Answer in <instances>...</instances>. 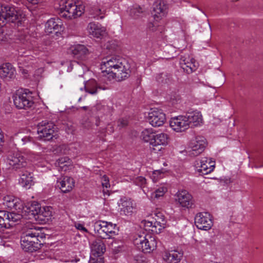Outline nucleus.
Returning <instances> with one entry per match:
<instances>
[{
    "mask_svg": "<svg viewBox=\"0 0 263 263\" xmlns=\"http://www.w3.org/2000/svg\"><path fill=\"white\" fill-rule=\"evenodd\" d=\"M83 6L77 5L72 1L68 0L64 6L61 8V15L68 19H72L80 16L84 12Z\"/></svg>",
    "mask_w": 263,
    "mask_h": 263,
    "instance_id": "423d86ee",
    "label": "nucleus"
},
{
    "mask_svg": "<svg viewBox=\"0 0 263 263\" xmlns=\"http://www.w3.org/2000/svg\"><path fill=\"white\" fill-rule=\"evenodd\" d=\"M9 229L10 228L2 229L4 231H5V232H4V234L5 235L4 236V237H5V238H10L11 236H13L14 233H13L12 231H9Z\"/></svg>",
    "mask_w": 263,
    "mask_h": 263,
    "instance_id": "de8ad7c7",
    "label": "nucleus"
},
{
    "mask_svg": "<svg viewBox=\"0 0 263 263\" xmlns=\"http://www.w3.org/2000/svg\"><path fill=\"white\" fill-rule=\"evenodd\" d=\"M99 116H98V118H97V120H96V125H97V126H98V125H99V121H100V120H99Z\"/></svg>",
    "mask_w": 263,
    "mask_h": 263,
    "instance_id": "052dcab7",
    "label": "nucleus"
},
{
    "mask_svg": "<svg viewBox=\"0 0 263 263\" xmlns=\"http://www.w3.org/2000/svg\"><path fill=\"white\" fill-rule=\"evenodd\" d=\"M143 9L139 6H134L129 10V15L132 18L137 19L141 16L143 13Z\"/></svg>",
    "mask_w": 263,
    "mask_h": 263,
    "instance_id": "c9c22d12",
    "label": "nucleus"
},
{
    "mask_svg": "<svg viewBox=\"0 0 263 263\" xmlns=\"http://www.w3.org/2000/svg\"><path fill=\"white\" fill-rule=\"evenodd\" d=\"M180 64L183 70L188 73H192L196 69L195 65V60L193 58L181 57L180 60Z\"/></svg>",
    "mask_w": 263,
    "mask_h": 263,
    "instance_id": "a878e982",
    "label": "nucleus"
},
{
    "mask_svg": "<svg viewBox=\"0 0 263 263\" xmlns=\"http://www.w3.org/2000/svg\"><path fill=\"white\" fill-rule=\"evenodd\" d=\"M91 250L93 255L101 256L106 250L104 242L101 239L95 240L91 244Z\"/></svg>",
    "mask_w": 263,
    "mask_h": 263,
    "instance_id": "bb28decb",
    "label": "nucleus"
},
{
    "mask_svg": "<svg viewBox=\"0 0 263 263\" xmlns=\"http://www.w3.org/2000/svg\"><path fill=\"white\" fill-rule=\"evenodd\" d=\"M177 197L176 200L178 201L182 207L187 209L195 207L193 197L186 191H179L177 193Z\"/></svg>",
    "mask_w": 263,
    "mask_h": 263,
    "instance_id": "dca6fc26",
    "label": "nucleus"
},
{
    "mask_svg": "<svg viewBox=\"0 0 263 263\" xmlns=\"http://www.w3.org/2000/svg\"><path fill=\"white\" fill-rule=\"evenodd\" d=\"M186 119L184 116L172 117L170 121V126L177 132H183L189 128Z\"/></svg>",
    "mask_w": 263,
    "mask_h": 263,
    "instance_id": "2eb2a0df",
    "label": "nucleus"
},
{
    "mask_svg": "<svg viewBox=\"0 0 263 263\" xmlns=\"http://www.w3.org/2000/svg\"><path fill=\"white\" fill-rule=\"evenodd\" d=\"M76 228L78 230H82L84 232H87V229L82 224L78 223L77 225H76Z\"/></svg>",
    "mask_w": 263,
    "mask_h": 263,
    "instance_id": "603ef678",
    "label": "nucleus"
},
{
    "mask_svg": "<svg viewBox=\"0 0 263 263\" xmlns=\"http://www.w3.org/2000/svg\"><path fill=\"white\" fill-rule=\"evenodd\" d=\"M66 163L71 165V160L67 157H64L58 159L55 162V165L59 168Z\"/></svg>",
    "mask_w": 263,
    "mask_h": 263,
    "instance_id": "37998d69",
    "label": "nucleus"
},
{
    "mask_svg": "<svg viewBox=\"0 0 263 263\" xmlns=\"http://www.w3.org/2000/svg\"><path fill=\"white\" fill-rule=\"evenodd\" d=\"M208 160V158L204 157L200 160H197L195 162L197 171L201 175H206L211 173L215 168V162Z\"/></svg>",
    "mask_w": 263,
    "mask_h": 263,
    "instance_id": "f8f14e48",
    "label": "nucleus"
},
{
    "mask_svg": "<svg viewBox=\"0 0 263 263\" xmlns=\"http://www.w3.org/2000/svg\"><path fill=\"white\" fill-rule=\"evenodd\" d=\"M148 237V238L144 235H136L133 240L137 248L145 253L151 252L156 247V242L154 238L150 236Z\"/></svg>",
    "mask_w": 263,
    "mask_h": 263,
    "instance_id": "20e7f679",
    "label": "nucleus"
},
{
    "mask_svg": "<svg viewBox=\"0 0 263 263\" xmlns=\"http://www.w3.org/2000/svg\"><path fill=\"white\" fill-rule=\"evenodd\" d=\"M14 139L19 144L24 145L28 142H31L32 138L29 136H23L21 134H17L15 135Z\"/></svg>",
    "mask_w": 263,
    "mask_h": 263,
    "instance_id": "a19ab883",
    "label": "nucleus"
},
{
    "mask_svg": "<svg viewBox=\"0 0 263 263\" xmlns=\"http://www.w3.org/2000/svg\"><path fill=\"white\" fill-rule=\"evenodd\" d=\"M58 186L63 193H68L71 191L74 186V181L73 178L65 176L61 181L57 182Z\"/></svg>",
    "mask_w": 263,
    "mask_h": 263,
    "instance_id": "5701e85b",
    "label": "nucleus"
},
{
    "mask_svg": "<svg viewBox=\"0 0 263 263\" xmlns=\"http://www.w3.org/2000/svg\"><path fill=\"white\" fill-rule=\"evenodd\" d=\"M32 92L27 89H20L13 95L12 98L15 106L18 109H28L31 108L34 102Z\"/></svg>",
    "mask_w": 263,
    "mask_h": 263,
    "instance_id": "7ed1b4c3",
    "label": "nucleus"
},
{
    "mask_svg": "<svg viewBox=\"0 0 263 263\" xmlns=\"http://www.w3.org/2000/svg\"><path fill=\"white\" fill-rule=\"evenodd\" d=\"M84 89L86 92L91 95H95L98 92V89H105L104 87L100 86L96 80L91 79L85 82Z\"/></svg>",
    "mask_w": 263,
    "mask_h": 263,
    "instance_id": "c85d7f7f",
    "label": "nucleus"
},
{
    "mask_svg": "<svg viewBox=\"0 0 263 263\" xmlns=\"http://www.w3.org/2000/svg\"><path fill=\"white\" fill-rule=\"evenodd\" d=\"M143 222L144 223V226L145 228L146 229H149L151 228V229H153V221H143Z\"/></svg>",
    "mask_w": 263,
    "mask_h": 263,
    "instance_id": "09e8293b",
    "label": "nucleus"
},
{
    "mask_svg": "<svg viewBox=\"0 0 263 263\" xmlns=\"http://www.w3.org/2000/svg\"><path fill=\"white\" fill-rule=\"evenodd\" d=\"M147 119L153 126L159 127L165 123L166 117L162 110L155 109L149 112Z\"/></svg>",
    "mask_w": 263,
    "mask_h": 263,
    "instance_id": "4468645a",
    "label": "nucleus"
},
{
    "mask_svg": "<svg viewBox=\"0 0 263 263\" xmlns=\"http://www.w3.org/2000/svg\"><path fill=\"white\" fill-rule=\"evenodd\" d=\"M90 110L92 113L97 112L98 116L102 117L103 115L111 114L112 111V108L108 105L99 103L92 108Z\"/></svg>",
    "mask_w": 263,
    "mask_h": 263,
    "instance_id": "c756f323",
    "label": "nucleus"
},
{
    "mask_svg": "<svg viewBox=\"0 0 263 263\" xmlns=\"http://www.w3.org/2000/svg\"><path fill=\"white\" fill-rule=\"evenodd\" d=\"M81 108H82V109H83L84 110H88L89 109V107L86 106H83V107H81Z\"/></svg>",
    "mask_w": 263,
    "mask_h": 263,
    "instance_id": "bf43d9fd",
    "label": "nucleus"
},
{
    "mask_svg": "<svg viewBox=\"0 0 263 263\" xmlns=\"http://www.w3.org/2000/svg\"><path fill=\"white\" fill-rule=\"evenodd\" d=\"M81 100H82V97H80V98L79 99L78 101H79V102H81Z\"/></svg>",
    "mask_w": 263,
    "mask_h": 263,
    "instance_id": "680f3d73",
    "label": "nucleus"
},
{
    "mask_svg": "<svg viewBox=\"0 0 263 263\" xmlns=\"http://www.w3.org/2000/svg\"><path fill=\"white\" fill-rule=\"evenodd\" d=\"M154 220L156 221H159L161 220H165L164 216L160 213L155 214V217L153 218Z\"/></svg>",
    "mask_w": 263,
    "mask_h": 263,
    "instance_id": "8fccbe9b",
    "label": "nucleus"
},
{
    "mask_svg": "<svg viewBox=\"0 0 263 263\" xmlns=\"http://www.w3.org/2000/svg\"><path fill=\"white\" fill-rule=\"evenodd\" d=\"M119 66L115 69V70H114L112 74L117 81H121L130 76L131 73L130 66L124 59H121V63H119Z\"/></svg>",
    "mask_w": 263,
    "mask_h": 263,
    "instance_id": "9d476101",
    "label": "nucleus"
},
{
    "mask_svg": "<svg viewBox=\"0 0 263 263\" xmlns=\"http://www.w3.org/2000/svg\"><path fill=\"white\" fill-rule=\"evenodd\" d=\"M57 127L51 122L43 121L37 125V133L40 139L49 141L55 137L57 138Z\"/></svg>",
    "mask_w": 263,
    "mask_h": 263,
    "instance_id": "0eeeda50",
    "label": "nucleus"
},
{
    "mask_svg": "<svg viewBox=\"0 0 263 263\" xmlns=\"http://www.w3.org/2000/svg\"><path fill=\"white\" fill-rule=\"evenodd\" d=\"M155 134L152 128H145L142 132L141 137L145 142H149L151 145Z\"/></svg>",
    "mask_w": 263,
    "mask_h": 263,
    "instance_id": "72a5a7b5",
    "label": "nucleus"
},
{
    "mask_svg": "<svg viewBox=\"0 0 263 263\" xmlns=\"http://www.w3.org/2000/svg\"><path fill=\"white\" fill-rule=\"evenodd\" d=\"M135 182L137 185L141 187H143L144 186V185L146 183V179L145 178L142 176H139L136 178Z\"/></svg>",
    "mask_w": 263,
    "mask_h": 263,
    "instance_id": "c03bdc74",
    "label": "nucleus"
},
{
    "mask_svg": "<svg viewBox=\"0 0 263 263\" xmlns=\"http://www.w3.org/2000/svg\"><path fill=\"white\" fill-rule=\"evenodd\" d=\"M71 165H68L67 164H65L64 165L61 166V167L59 168V171H66L69 170V167L71 166Z\"/></svg>",
    "mask_w": 263,
    "mask_h": 263,
    "instance_id": "3c124183",
    "label": "nucleus"
},
{
    "mask_svg": "<svg viewBox=\"0 0 263 263\" xmlns=\"http://www.w3.org/2000/svg\"><path fill=\"white\" fill-rule=\"evenodd\" d=\"M166 192L167 189L166 187L163 186L160 187L155 192L152 193V197L154 198H158L160 197H162Z\"/></svg>",
    "mask_w": 263,
    "mask_h": 263,
    "instance_id": "79ce46f5",
    "label": "nucleus"
},
{
    "mask_svg": "<svg viewBox=\"0 0 263 263\" xmlns=\"http://www.w3.org/2000/svg\"><path fill=\"white\" fill-rule=\"evenodd\" d=\"M51 209V207L49 206L43 207V208H41V211L40 213H39V215L35 217V219H39L44 221L48 220L52 215Z\"/></svg>",
    "mask_w": 263,
    "mask_h": 263,
    "instance_id": "473e14b6",
    "label": "nucleus"
},
{
    "mask_svg": "<svg viewBox=\"0 0 263 263\" xmlns=\"http://www.w3.org/2000/svg\"><path fill=\"white\" fill-rule=\"evenodd\" d=\"M148 28L150 30H151L153 31H154L156 30V27H155L154 24L152 23H149L148 24Z\"/></svg>",
    "mask_w": 263,
    "mask_h": 263,
    "instance_id": "864d4df0",
    "label": "nucleus"
},
{
    "mask_svg": "<svg viewBox=\"0 0 263 263\" xmlns=\"http://www.w3.org/2000/svg\"><path fill=\"white\" fill-rule=\"evenodd\" d=\"M134 207L130 200L122 201L120 214L122 216L131 215L133 212Z\"/></svg>",
    "mask_w": 263,
    "mask_h": 263,
    "instance_id": "2f4dec72",
    "label": "nucleus"
},
{
    "mask_svg": "<svg viewBox=\"0 0 263 263\" xmlns=\"http://www.w3.org/2000/svg\"><path fill=\"white\" fill-rule=\"evenodd\" d=\"M103 60L101 65V69L103 73L106 72L107 74H112L115 70V69L119 66V63H121V60L113 57L109 59L107 58Z\"/></svg>",
    "mask_w": 263,
    "mask_h": 263,
    "instance_id": "f3484780",
    "label": "nucleus"
},
{
    "mask_svg": "<svg viewBox=\"0 0 263 263\" xmlns=\"http://www.w3.org/2000/svg\"><path fill=\"white\" fill-rule=\"evenodd\" d=\"M0 135H2L1 134V129H0Z\"/></svg>",
    "mask_w": 263,
    "mask_h": 263,
    "instance_id": "0e129e2a",
    "label": "nucleus"
},
{
    "mask_svg": "<svg viewBox=\"0 0 263 263\" xmlns=\"http://www.w3.org/2000/svg\"><path fill=\"white\" fill-rule=\"evenodd\" d=\"M103 194H104V198H105L106 197V196H109L110 194H109V191L106 190H105L104 189L103 190Z\"/></svg>",
    "mask_w": 263,
    "mask_h": 263,
    "instance_id": "5fc2aeb1",
    "label": "nucleus"
},
{
    "mask_svg": "<svg viewBox=\"0 0 263 263\" xmlns=\"http://www.w3.org/2000/svg\"><path fill=\"white\" fill-rule=\"evenodd\" d=\"M15 76V70L12 65L5 63L0 66V77L3 79L8 81L13 79Z\"/></svg>",
    "mask_w": 263,
    "mask_h": 263,
    "instance_id": "6ab92c4d",
    "label": "nucleus"
},
{
    "mask_svg": "<svg viewBox=\"0 0 263 263\" xmlns=\"http://www.w3.org/2000/svg\"><path fill=\"white\" fill-rule=\"evenodd\" d=\"M61 23V20L59 18H50L46 23V32L48 33H58L62 28Z\"/></svg>",
    "mask_w": 263,
    "mask_h": 263,
    "instance_id": "412c9836",
    "label": "nucleus"
},
{
    "mask_svg": "<svg viewBox=\"0 0 263 263\" xmlns=\"http://www.w3.org/2000/svg\"><path fill=\"white\" fill-rule=\"evenodd\" d=\"M156 80L159 84H167L171 81V75L167 72H161L156 76Z\"/></svg>",
    "mask_w": 263,
    "mask_h": 263,
    "instance_id": "4c0bfd02",
    "label": "nucleus"
},
{
    "mask_svg": "<svg viewBox=\"0 0 263 263\" xmlns=\"http://www.w3.org/2000/svg\"><path fill=\"white\" fill-rule=\"evenodd\" d=\"M156 172L159 173V171H155V172H154V174H156Z\"/></svg>",
    "mask_w": 263,
    "mask_h": 263,
    "instance_id": "e2e57ef3",
    "label": "nucleus"
},
{
    "mask_svg": "<svg viewBox=\"0 0 263 263\" xmlns=\"http://www.w3.org/2000/svg\"><path fill=\"white\" fill-rule=\"evenodd\" d=\"M29 2L31 3V4L35 5L39 3L40 0H27Z\"/></svg>",
    "mask_w": 263,
    "mask_h": 263,
    "instance_id": "4d7b16f0",
    "label": "nucleus"
},
{
    "mask_svg": "<svg viewBox=\"0 0 263 263\" xmlns=\"http://www.w3.org/2000/svg\"><path fill=\"white\" fill-rule=\"evenodd\" d=\"M46 235L41 230L30 228L23 232L21 237V245L22 249L26 252H33L39 250L43 245V240Z\"/></svg>",
    "mask_w": 263,
    "mask_h": 263,
    "instance_id": "f03ea898",
    "label": "nucleus"
},
{
    "mask_svg": "<svg viewBox=\"0 0 263 263\" xmlns=\"http://www.w3.org/2000/svg\"><path fill=\"white\" fill-rule=\"evenodd\" d=\"M6 215L8 216L7 218L9 220L10 228L15 225V223L18 222L22 218V215L21 214L15 213L14 212H7Z\"/></svg>",
    "mask_w": 263,
    "mask_h": 263,
    "instance_id": "f704fd0d",
    "label": "nucleus"
},
{
    "mask_svg": "<svg viewBox=\"0 0 263 263\" xmlns=\"http://www.w3.org/2000/svg\"><path fill=\"white\" fill-rule=\"evenodd\" d=\"M87 29L90 35L97 38L101 37L106 33L104 27L94 23H90L87 26Z\"/></svg>",
    "mask_w": 263,
    "mask_h": 263,
    "instance_id": "393cba45",
    "label": "nucleus"
},
{
    "mask_svg": "<svg viewBox=\"0 0 263 263\" xmlns=\"http://www.w3.org/2000/svg\"><path fill=\"white\" fill-rule=\"evenodd\" d=\"M3 204L10 209H14L15 210H17V209H21V208L18 206L20 205L18 199L15 198L13 196H5L3 198Z\"/></svg>",
    "mask_w": 263,
    "mask_h": 263,
    "instance_id": "7c9ffc66",
    "label": "nucleus"
},
{
    "mask_svg": "<svg viewBox=\"0 0 263 263\" xmlns=\"http://www.w3.org/2000/svg\"><path fill=\"white\" fill-rule=\"evenodd\" d=\"M3 135H0V152H1L2 151V145H1V143H2L3 142Z\"/></svg>",
    "mask_w": 263,
    "mask_h": 263,
    "instance_id": "13d9d810",
    "label": "nucleus"
},
{
    "mask_svg": "<svg viewBox=\"0 0 263 263\" xmlns=\"http://www.w3.org/2000/svg\"><path fill=\"white\" fill-rule=\"evenodd\" d=\"M166 221L165 220H161L159 221H156L153 220V229H149V231H151L154 233H160L161 230L164 228Z\"/></svg>",
    "mask_w": 263,
    "mask_h": 263,
    "instance_id": "58836bf2",
    "label": "nucleus"
},
{
    "mask_svg": "<svg viewBox=\"0 0 263 263\" xmlns=\"http://www.w3.org/2000/svg\"><path fill=\"white\" fill-rule=\"evenodd\" d=\"M102 185L103 187H105L108 188L110 187V184L109 182V179L106 176H103L102 178Z\"/></svg>",
    "mask_w": 263,
    "mask_h": 263,
    "instance_id": "49530a36",
    "label": "nucleus"
},
{
    "mask_svg": "<svg viewBox=\"0 0 263 263\" xmlns=\"http://www.w3.org/2000/svg\"><path fill=\"white\" fill-rule=\"evenodd\" d=\"M105 11V10L104 9H102L101 8L94 6L90 9V14L93 17L100 16V18L102 19L104 18V16L101 15L104 14Z\"/></svg>",
    "mask_w": 263,
    "mask_h": 263,
    "instance_id": "ea45409f",
    "label": "nucleus"
},
{
    "mask_svg": "<svg viewBox=\"0 0 263 263\" xmlns=\"http://www.w3.org/2000/svg\"><path fill=\"white\" fill-rule=\"evenodd\" d=\"M183 253L177 250L165 252L163 254V259L167 263H178L182 257Z\"/></svg>",
    "mask_w": 263,
    "mask_h": 263,
    "instance_id": "4be33fe9",
    "label": "nucleus"
},
{
    "mask_svg": "<svg viewBox=\"0 0 263 263\" xmlns=\"http://www.w3.org/2000/svg\"><path fill=\"white\" fill-rule=\"evenodd\" d=\"M207 142L205 138L202 136H197L193 139L190 143V155L193 156H197L202 153L206 146Z\"/></svg>",
    "mask_w": 263,
    "mask_h": 263,
    "instance_id": "9b49d317",
    "label": "nucleus"
},
{
    "mask_svg": "<svg viewBox=\"0 0 263 263\" xmlns=\"http://www.w3.org/2000/svg\"><path fill=\"white\" fill-rule=\"evenodd\" d=\"M7 159L8 163L13 170L21 172L20 184L23 187L29 189L33 184V176L31 173L25 170L28 165L26 158L18 152H9Z\"/></svg>",
    "mask_w": 263,
    "mask_h": 263,
    "instance_id": "f257e3e1",
    "label": "nucleus"
},
{
    "mask_svg": "<svg viewBox=\"0 0 263 263\" xmlns=\"http://www.w3.org/2000/svg\"><path fill=\"white\" fill-rule=\"evenodd\" d=\"M186 121L188 123L189 127H193L199 125L202 119L201 114L199 112H192L188 113L185 116Z\"/></svg>",
    "mask_w": 263,
    "mask_h": 263,
    "instance_id": "b1692460",
    "label": "nucleus"
},
{
    "mask_svg": "<svg viewBox=\"0 0 263 263\" xmlns=\"http://www.w3.org/2000/svg\"><path fill=\"white\" fill-rule=\"evenodd\" d=\"M167 6L162 1H158L153 4V9L152 12L154 20L156 21L160 20L166 13Z\"/></svg>",
    "mask_w": 263,
    "mask_h": 263,
    "instance_id": "a211bd4d",
    "label": "nucleus"
},
{
    "mask_svg": "<svg viewBox=\"0 0 263 263\" xmlns=\"http://www.w3.org/2000/svg\"><path fill=\"white\" fill-rule=\"evenodd\" d=\"M18 18L17 10L13 5L0 6V27L5 26L8 22L14 23Z\"/></svg>",
    "mask_w": 263,
    "mask_h": 263,
    "instance_id": "6e6552de",
    "label": "nucleus"
},
{
    "mask_svg": "<svg viewBox=\"0 0 263 263\" xmlns=\"http://www.w3.org/2000/svg\"><path fill=\"white\" fill-rule=\"evenodd\" d=\"M7 211H0V230L3 229L10 228L7 216Z\"/></svg>",
    "mask_w": 263,
    "mask_h": 263,
    "instance_id": "e433bc0d",
    "label": "nucleus"
},
{
    "mask_svg": "<svg viewBox=\"0 0 263 263\" xmlns=\"http://www.w3.org/2000/svg\"><path fill=\"white\" fill-rule=\"evenodd\" d=\"M92 263H104V261L102 258H99Z\"/></svg>",
    "mask_w": 263,
    "mask_h": 263,
    "instance_id": "6e6d98bb",
    "label": "nucleus"
},
{
    "mask_svg": "<svg viewBox=\"0 0 263 263\" xmlns=\"http://www.w3.org/2000/svg\"><path fill=\"white\" fill-rule=\"evenodd\" d=\"M72 53L76 58L83 61L86 59L89 52V50L84 45L79 44L73 47Z\"/></svg>",
    "mask_w": 263,
    "mask_h": 263,
    "instance_id": "cd10ccee",
    "label": "nucleus"
},
{
    "mask_svg": "<svg viewBox=\"0 0 263 263\" xmlns=\"http://www.w3.org/2000/svg\"><path fill=\"white\" fill-rule=\"evenodd\" d=\"M168 136L165 133L155 134L150 145L151 149L157 153L168 144Z\"/></svg>",
    "mask_w": 263,
    "mask_h": 263,
    "instance_id": "ddd939ff",
    "label": "nucleus"
},
{
    "mask_svg": "<svg viewBox=\"0 0 263 263\" xmlns=\"http://www.w3.org/2000/svg\"><path fill=\"white\" fill-rule=\"evenodd\" d=\"M41 211L40 205L36 202H33L31 204L28 203L25 207L23 208V212L29 216V219L34 218L35 219Z\"/></svg>",
    "mask_w": 263,
    "mask_h": 263,
    "instance_id": "aec40b11",
    "label": "nucleus"
},
{
    "mask_svg": "<svg viewBox=\"0 0 263 263\" xmlns=\"http://www.w3.org/2000/svg\"><path fill=\"white\" fill-rule=\"evenodd\" d=\"M195 224L198 229L207 231L212 228L213 222L209 213L200 212L195 217Z\"/></svg>",
    "mask_w": 263,
    "mask_h": 263,
    "instance_id": "1a4fd4ad",
    "label": "nucleus"
},
{
    "mask_svg": "<svg viewBox=\"0 0 263 263\" xmlns=\"http://www.w3.org/2000/svg\"><path fill=\"white\" fill-rule=\"evenodd\" d=\"M116 224L106 221H98L95 223V231L101 239H114L116 235L115 231Z\"/></svg>",
    "mask_w": 263,
    "mask_h": 263,
    "instance_id": "39448f33",
    "label": "nucleus"
},
{
    "mask_svg": "<svg viewBox=\"0 0 263 263\" xmlns=\"http://www.w3.org/2000/svg\"><path fill=\"white\" fill-rule=\"evenodd\" d=\"M128 122L126 119H120L118 121V126L120 128H123L126 126L128 125Z\"/></svg>",
    "mask_w": 263,
    "mask_h": 263,
    "instance_id": "a18cd8bd",
    "label": "nucleus"
}]
</instances>
